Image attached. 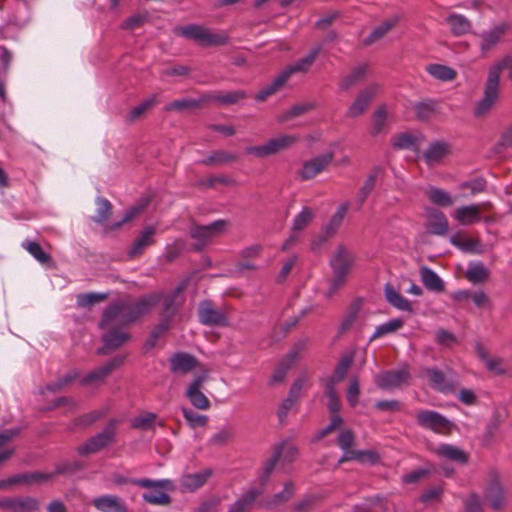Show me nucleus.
Instances as JSON below:
<instances>
[{"label":"nucleus","instance_id":"40","mask_svg":"<svg viewBox=\"0 0 512 512\" xmlns=\"http://www.w3.org/2000/svg\"><path fill=\"white\" fill-rule=\"evenodd\" d=\"M388 111L385 105L379 106L371 118V135L373 137L384 133L387 126Z\"/></svg>","mask_w":512,"mask_h":512},{"label":"nucleus","instance_id":"13","mask_svg":"<svg viewBox=\"0 0 512 512\" xmlns=\"http://www.w3.org/2000/svg\"><path fill=\"white\" fill-rule=\"evenodd\" d=\"M510 30V25L506 22L499 23L480 35V50L483 54L493 50L505 37Z\"/></svg>","mask_w":512,"mask_h":512},{"label":"nucleus","instance_id":"8","mask_svg":"<svg viewBox=\"0 0 512 512\" xmlns=\"http://www.w3.org/2000/svg\"><path fill=\"white\" fill-rule=\"evenodd\" d=\"M116 434L115 421H111L100 433L78 446L76 451L81 456L94 454L107 447L114 441Z\"/></svg>","mask_w":512,"mask_h":512},{"label":"nucleus","instance_id":"57","mask_svg":"<svg viewBox=\"0 0 512 512\" xmlns=\"http://www.w3.org/2000/svg\"><path fill=\"white\" fill-rule=\"evenodd\" d=\"M282 447H274L271 457L265 462L263 467V475L260 477V483L263 485L268 481L269 476L273 472L276 464L282 456Z\"/></svg>","mask_w":512,"mask_h":512},{"label":"nucleus","instance_id":"32","mask_svg":"<svg viewBox=\"0 0 512 512\" xmlns=\"http://www.w3.org/2000/svg\"><path fill=\"white\" fill-rule=\"evenodd\" d=\"M398 23L397 17L385 19L381 24L376 26L372 32L363 40L365 46H369L382 38H384Z\"/></svg>","mask_w":512,"mask_h":512},{"label":"nucleus","instance_id":"36","mask_svg":"<svg viewBox=\"0 0 512 512\" xmlns=\"http://www.w3.org/2000/svg\"><path fill=\"white\" fill-rule=\"evenodd\" d=\"M295 494V485L292 481H288L284 484L283 490L276 493L268 499L265 503V507L268 509H274L286 502H288Z\"/></svg>","mask_w":512,"mask_h":512},{"label":"nucleus","instance_id":"3","mask_svg":"<svg viewBox=\"0 0 512 512\" xmlns=\"http://www.w3.org/2000/svg\"><path fill=\"white\" fill-rule=\"evenodd\" d=\"M419 377L426 378L429 386L443 394L456 391L458 381L450 369L444 372L437 367H425L420 371Z\"/></svg>","mask_w":512,"mask_h":512},{"label":"nucleus","instance_id":"37","mask_svg":"<svg viewBox=\"0 0 512 512\" xmlns=\"http://www.w3.org/2000/svg\"><path fill=\"white\" fill-rule=\"evenodd\" d=\"M450 242L464 252L480 254L482 253L481 243L477 239L465 237L461 234L451 236Z\"/></svg>","mask_w":512,"mask_h":512},{"label":"nucleus","instance_id":"29","mask_svg":"<svg viewBox=\"0 0 512 512\" xmlns=\"http://www.w3.org/2000/svg\"><path fill=\"white\" fill-rule=\"evenodd\" d=\"M454 218L465 226L479 222L482 219L481 207L474 204L461 206L455 210Z\"/></svg>","mask_w":512,"mask_h":512},{"label":"nucleus","instance_id":"5","mask_svg":"<svg viewBox=\"0 0 512 512\" xmlns=\"http://www.w3.org/2000/svg\"><path fill=\"white\" fill-rule=\"evenodd\" d=\"M181 34L199 42L203 46H219L228 43V36L225 33H214L209 28L199 25H188L180 28Z\"/></svg>","mask_w":512,"mask_h":512},{"label":"nucleus","instance_id":"49","mask_svg":"<svg viewBox=\"0 0 512 512\" xmlns=\"http://www.w3.org/2000/svg\"><path fill=\"white\" fill-rule=\"evenodd\" d=\"M416 117L421 121H428L438 111L437 103L433 100L419 102L414 106Z\"/></svg>","mask_w":512,"mask_h":512},{"label":"nucleus","instance_id":"38","mask_svg":"<svg viewBox=\"0 0 512 512\" xmlns=\"http://www.w3.org/2000/svg\"><path fill=\"white\" fill-rule=\"evenodd\" d=\"M127 482H129L133 485L142 487V488L157 487V488H165V490H170V491L175 489V485H174L173 481H171L169 479L150 480V479L144 478V479H130V480L118 479V480H116V483H118V484L127 483Z\"/></svg>","mask_w":512,"mask_h":512},{"label":"nucleus","instance_id":"60","mask_svg":"<svg viewBox=\"0 0 512 512\" xmlns=\"http://www.w3.org/2000/svg\"><path fill=\"white\" fill-rule=\"evenodd\" d=\"M325 394L328 398V409L330 413H338L341 408V403L335 388V380L331 379L325 388Z\"/></svg>","mask_w":512,"mask_h":512},{"label":"nucleus","instance_id":"39","mask_svg":"<svg viewBox=\"0 0 512 512\" xmlns=\"http://www.w3.org/2000/svg\"><path fill=\"white\" fill-rule=\"evenodd\" d=\"M260 490L252 488L244 493L229 509L228 512H248L251 510Z\"/></svg>","mask_w":512,"mask_h":512},{"label":"nucleus","instance_id":"9","mask_svg":"<svg viewBox=\"0 0 512 512\" xmlns=\"http://www.w3.org/2000/svg\"><path fill=\"white\" fill-rule=\"evenodd\" d=\"M500 94V82L496 76L487 75L482 98L476 103L474 115L476 117L486 116L496 104Z\"/></svg>","mask_w":512,"mask_h":512},{"label":"nucleus","instance_id":"14","mask_svg":"<svg viewBox=\"0 0 512 512\" xmlns=\"http://www.w3.org/2000/svg\"><path fill=\"white\" fill-rule=\"evenodd\" d=\"M409 378L410 374L407 369L390 370L377 374L374 378V382L378 388L390 390L399 388L402 384L406 383Z\"/></svg>","mask_w":512,"mask_h":512},{"label":"nucleus","instance_id":"30","mask_svg":"<svg viewBox=\"0 0 512 512\" xmlns=\"http://www.w3.org/2000/svg\"><path fill=\"white\" fill-rule=\"evenodd\" d=\"M155 229L152 226L144 228L140 235L134 240L128 255L130 258L137 257L143 253V250L154 243L153 236Z\"/></svg>","mask_w":512,"mask_h":512},{"label":"nucleus","instance_id":"43","mask_svg":"<svg viewBox=\"0 0 512 512\" xmlns=\"http://www.w3.org/2000/svg\"><path fill=\"white\" fill-rule=\"evenodd\" d=\"M204 103L201 100V97L197 99H191V98H182L174 100L170 103H168L164 110L167 112L176 111V112H184L188 110H194L201 107V104Z\"/></svg>","mask_w":512,"mask_h":512},{"label":"nucleus","instance_id":"48","mask_svg":"<svg viewBox=\"0 0 512 512\" xmlns=\"http://www.w3.org/2000/svg\"><path fill=\"white\" fill-rule=\"evenodd\" d=\"M489 275V270L481 262L471 263L466 272V278L472 283H483Z\"/></svg>","mask_w":512,"mask_h":512},{"label":"nucleus","instance_id":"31","mask_svg":"<svg viewBox=\"0 0 512 512\" xmlns=\"http://www.w3.org/2000/svg\"><path fill=\"white\" fill-rule=\"evenodd\" d=\"M435 453L441 458L459 464H465L468 461V454L464 452L462 449L451 444H442L438 446L435 449Z\"/></svg>","mask_w":512,"mask_h":512},{"label":"nucleus","instance_id":"25","mask_svg":"<svg viewBox=\"0 0 512 512\" xmlns=\"http://www.w3.org/2000/svg\"><path fill=\"white\" fill-rule=\"evenodd\" d=\"M182 291L183 287L179 286L164 296L163 312L161 316L162 319H167L169 322H171V319L174 317L177 310L183 303V299L181 297Z\"/></svg>","mask_w":512,"mask_h":512},{"label":"nucleus","instance_id":"54","mask_svg":"<svg viewBox=\"0 0 512 512\" xmlns=\"http://www.w3.org/2000/svg\"><path fill=\"white\" fill-rule=\"evenodd\" d=\"M96 204L98 206L97 208V215L92 218L93 222L98 224H103L106 221L109 220V218L112 215V204L109 200L105 198H97Z\"/></svg>","mask_w":512,"mask_h":512},{"label":"nucleus","instance_id":"4","mask_svg":"<svg viewBox=\"0 0 512 512\" xmlns=\"http://www.w3.org/2000/svg\"><path fill=\"white\" fill-rule=\"evenodd\" d=\"M299 137L296 135H279L269 139L265 144L260 146H251L246 149L247 154L254 155L259 158L275 155L281 151L287 150L292 147Z\"/></svg>","mask_w":512,"mask_h":512},{"label":"nucleus","instance_id":"15","mask_svg":"<svg viewBox=\"0 0 512 512\" xmlns=\"http://www.w3.org/2000/svg\"><path fill=\"white\" fill-rule=\"evenodd\" d=\"M334 158L333 153L328 152L303 163L302 169L298 172L301 180H309L324 171Z\"/></svg>","mask_w":512,"mask_h":512},{"label":"nucleus","instance_id":"10","mask_svg":"<svg viewBox=\"0 0 512 512\" xmlns=\"http://www.w3.org/2000/svg\"><path fill=\"white\" fill-rule=\"evenodd\" d=\"M500 94V82L496 76L487 75L482 98L476 103L474 115L476 117L486 116L496 104Z\"/></svg>","mask_w":512,"mask_h":512},{"label":"nucleus","instance_id":"21","mask_svg":"<svg viewBox=\"0 0 512 512\" xmlns=\"http://www.w3.org/2000/svg\"><path fill=\"white\" fill-rule=\"evenodd\" d=\"M124 362L123 356H117L109 360L106 364L89 372L81 381L82 385H89L94 382H104L105 378Z\"/></svg>","mask_w":512,"mask_h":512},{"label":"nucleus","instance_id":"26","mask_svg":"<svg viewBox=\"0 0 512 512\" xmlns=\"http://www.w3.org/2000/svg\"><path fill=\"white\" fill-rule=\"evenodd\" d=\"M169 362L171 372L181 374L192 371L198 365V361L193 355L184 352L174 354Z\"/></svg>","mask_w":512,"mask_h":512},{"label":"nucleus","instance_id":"53","mask_svg":"<svg viewBox=\"0 0 512 512\" xmlns=\"http://www.w3.org/2000/svg\"><path fill=\"white\" fill-rule=\"evenodd\" d=\"M315 213L310 207H304L293 220L292 231L294 233L304 230L314 218Z\"/></svg>","mask_w":512,"mask_h":512},{"label":"nucleus","instance_id":"35","mask_svg":"<svg viewBox=\"0 0 512 512\" xmlns=\"http://www.w3.org/2000/svg\"><path fill=\"white\" fill-rule=\"evenodd\" d=\"M419 272L421 281L428 290L434 292L444 291V282L432 269L423 266Z\"/></svg>","mask_w":512,"mask_h":512},{"label":"nucleus","instance_id":"50","mask_svg":"<svg viewBox=\"0 0 512 512\" xmlns=\"http://www.w3.org/2000/svg\"><path fill=\"white\" fill-rule=\"evenodd\" d=\"M315 107L316 105L313 102L297 103L280 115L278 120L279 122L289 121L313 110Z\"/></svg>","mask_w":512,"mask_h":512},{"label":"nucleus","instance_id":"17","mask_svg":"<svg viewBox=\"0 0 512 512\" xmlns=\"http://www.w3.org/2000/svg\"><path fill=\"white\" fill-rule=\"evenodd\" d=\"M354 261V255L344 246H339L330 259V266L334 274H340L348 277Z\"/></svg>","mask_w":512,"mask_h":512},{"label":"nucleus","instance_id":"52","mask_svg":"<svg viewBox=\"0 0 512 512\" xmlns=\"http://www.w3.org/2000/svg\"><path fill=\"white\" fill-rule=\"evenodd\" d=\"M378 171H379L378 169H375L374 171H372L367 176V178H366L364 184L362 185V187L359 189V191L357 193V201H358V204H359V208L362 207V205L366 201V199L369 196V194L373 191V189L375 187V184H376V181H377Z\"/></svg>","mask_w":512,"mask_h":512},{"label":"nucleus","instance_id":"28","mask_svg":"<svg viewBox=\"0 0 512 512\" xmlns=\"http://www.w3.org/2000/svg\"><path fill=\"white\" fill-rule=\"evenodd\" d=\"M450 153V145L443 141L433 142L423 154L428 165L440 163Z\"/></svg>","mask_w":512,"mask_h":512},{"label":"nucleus","instance_id":"27","mask_svg":"<svg viewBox=\"0 0 512 512\" xmlns=\"http://www.w3.org/2000/svg\"><path fill=\"white\" fill-rule=\"evenodd\" d=\"M304 348V344L300 343L294 347L292 351L289 352L287 358L280 363V365L276 368L273 375L270 378L269 383L271 385L280 383L284 380L287 371L293 365V363L297 360L300 351Z\"/></svg>","mask_w":512,"mask_h":512},{"label":"nucleus","instance_id":"20","mask_svg":"<svg viewBox=\"0 0 512 512\" xmlns=\"http://www.w3.org/2000/svg\"><path fill=\"white\" fill-rule=\"evenodd\" d=\"M213 472L206 468L196 473L185 474L180 479V490L182 492H195L205 485Z\"/></svg>","mask_w":512,"mask_h":512},{"label":"nucleus","instance_id":"22","mask_svg":"<svg viewBox=\"0 0 512 512\" xmlns=\"http://www.w3.org/2000/svg\"><path fill=\"white\" fill-rule=\"evenodd\" d=\"M427 212L426 229L429 233L439 236L447 234L449 224L443 212L435 208H429Z\"/></svg>","mask_w":512,"mask_h":512},{"label":"nucleus","instance_id":"61","mask_svg":"<svg viewBox=\"0 0 512 512\" xmlns=\"http://www.w3.org/2000/svg\"><path fill=\"white\" fill-rule=\"evenodd\" d=\"M418 143L416 136L409 133H401L393 137L392 145L395 149H415Z\"/></svg>","mask_w":512,"mask_h":512},{"label":"nucleus","instance_id":"44","mask_svg":"<svg viewBox=\"0 0 512 512\" xmlns=\"http://www.w3.org/2000/svg\"><path fill=\"white\" fill-rule=\"evenodd\" d=\"M157 95L153 94L138 106L134 107L126 116L125 121L129 124L141 118L147 111L152 109L157 104Z\"/></svg>","mask_w":512,"mask_h":512},{"label":"nucleus","instance_id":"23","mask_svg":"<svg viewBox=\"0 0 512 512\" xmlns=\"http://www.w3.org/2000/svg\"><path fill=\"white\" fill-rule=\"evenodd\" d=\"M321 49H322V47L320 45L313 47L308 55L299 59L294 64L288 66L281 73L285 76V78L287 80L293 74L306 73L310 69V67L313 65V63L315 62L317 56L321 52Z\"/></svg>","mask_w":512,"mask_h":512},{"label":"nucleus","instance_id":"55","mask_svg":"<svg viewBox=\"0 0 512 512\" xmlns=\"http://www.w3.org/2000/svg\"><path fill=\"white\" fill-rule=\"evenodd\" d=\"M234 155L227 151L219 150L213 151L207 158L203 159L201 163L206 166L223 165L234 161Z\"/></svg>","mask_w":512,"mask_h":512},{"label":"nucleus","instance_id":"34","mask_svg":"<svg viewBox=\"0 0 512 512\" xmlns=\"http://www.w3.org/2000/svg\"><path fill=\"white\" fill-rule=\"evenodd\" d=\"M450 31L455 36H461L470 32L472 24L468 18L461 14L453 13L446 18Z\"/></svg>","mask_w":512,"mask_h":512},{"label":"nucleus","instance_id":"64","mask_svg":"<svg viewBox=\"0 0 512 512\" xmlns=\"http://www.w3.org/2000/svg\"><path fill=\"white\" fill-rule=\"evenodd\" d=\"M39 507V501L33 497H15V512H33Z\"/></svg>","mask_w":512,"mask_h":512},{"label":"nucleus","instance_id":"16","mask_svg":"<svg viewBox=\"0 0 512 512\" xmlns=\"http://www.w3.org/2000/svg\"><path fill=\"white\" fill-rule=\"evenodd\" d=\"M369 73L368 63H360L354 66L344 74L338 82V88L342 92H347L363 82Z\"/></svg>","mask_w":512,"mask_h":512},{"label":"nucleus","instance_id":"2","mask_svg":"<svg viewBox=\"0 0 512 512\" xmlns=\"http://www.w3.org/2000/svg\"><path fill=\"white\" fill-rule=\"evenodd\" d=\"M229 225V221L225 219L216 220L209 225L192 224L189 229V235L197 241L194 249L197 251L203 250L213 238L224 234Z\"/></svg>","mask_w":512,"mask_h":512},{"label":"nucleus","instance_id":"19","mask_svg":"<svg viewBox=\"0 0 512 512\" xmlns=\"http://www.w3.org/2000/svg\"><path fill=\"white\" fill-rule=\"evenodd\" d=\"M91 503L100 512H127L125 501L117 495H101L93 498Z\"/></svg>","mask_w":512,"mask_h":512},{"label":"nucleus","instance_id":"7","mask_svg":"<svg viewBox=\"0 0 512 512\" xmlns=\"http://www.w3.org/2000/svg\"><path fill=\"white\" fill-rule=\"evenodd\" d=\"M380 90L378 83H370L360 89L346 111V116L355 119L363 115Z\"/></svg>","mask_w":512,"mask_h":512},{"label":"nucleus","instance_id":"42","mask_svg":"<svg viewBox=\"0 0 512 512\" xmlns=\"http://www.w3.org/2000/svg\"><path fill=\"white\" fill-rule=\"evenodd\" d=\"M362 304L363 302L361 299H356L349 305L346 315L339 325V333L342 334L346 332L355 323L361 310Z\"/></svg>","mask_w":512,"mask_h":512},{"label":"nucleus","instance_id":"47","mask_svg":"<svg viewBox=\"0 0 512 512\" xmlns=\"http://www.w3.org/2000/svg\"><path fill=\"white\" fill-rule=\"evenodd\" d=\"M503 422H504L503 414L499 411H495L492 414L489 422L487 423L485 432L483 434V441L486 444H489L494 440V438H495L496 434L498 433L500 426Z\"/></svg>","mask_w":512,"mask_h":512},{"label":"nucleus","instance_id":"24","mask_svg":"<svg viewBox=\"0 0 512 512\" xmlns=\"http://www.w3.org/2000/svg\"><path fill=\"white\" fill-rule=\"evenodd\" d=\"M245 98H247V94L244 90L208 93L201 96V100L205 103L216 102L224 106L236 104Z\"/></svg>","mask_w":512,"mask_h":512},{"label":"nucleus","instance_id":"46","mask_svg":"<svg viewBox=\"0 0 512 512\" xmlns=\"http://www.w3.org/2000/svg\"><path fill=\"white\" fill-rule=\"evenodd\" d=\"M149 201L148 200H143L139 203H137L136 205L132 206L131 208H129L121 221H118V222H115L113 224H111L110 226H108L106 228V231H112V230H119L121 229V227L130 222L131 220H133L137 215H139L148 205Z\"/></svg>","mask_w":512,"mask_h":512},{"label":"nucleus","instance_id":"41","mask_svg":"<svg viewBox=\"0 0 512 512\" xmlns=\"http://www.w3.org/2000/svg\"><path fill=\"white\" fill-rule=\"evenodd\" d=\"M426 196L428 197L431 203L437 206L449 207L454 203V200L450 193L434 186H431L427 189Z\"/></svg>","mask_w":512,"mask_h":512},{"label":"nucleus","instance_id":"51","mask_svg":"<svg viewBox=\"0 0 512 512\" xmlns=\"http://www.w3.org/2000/svg\"><path fill=\"white\" fill-rule=\"evenodd\" d=\"M427 72L434 78L441 81H452L457 76L454 69L440 64H431L427 66Z\"/></svg>","mask_w":512,"mask_h":512},{"label":"nucleus","instance_id":"58","mask_svg":"<svg viewBox=\"0 0 512 512\" xmlns=\"http://www.w3.org/2000/svg\"><path fill=\"white\" fill-rule=\"evenodd\" d=\"M23 247L41 264H49L51 256L43 251L39 243L35 241H25Z\"/></svg>","mask_w":512,"mask_h":512},{"label":"nucleus","instance_id":"6","mask_svg":"<svg viewBox=\"0 0 512 512\" xmlns=\"http://www.w3.org/2000/svg\"><path fill=\"white\" fill-rule=\"evenodd\" d=\"M484 497L494 511H500L506 504L504 489L495 469H490L487 473Z\"/></svg>","mask_w":512,"mask_h":512},{"label":"nucleus","instance_id":"62","mask_svg":"<svg viewBox=\"0 0 512 512\" xmlns=\"http://www.w3.org/2000/svg\"><path fill=\"white\" fill-rule=\"evenodd\" d=\"M108 294L107 293H84L79 294L77 296V305L79 307L85 308V307H91L96 303L103 302L107 299Z\"/></svg>","mask_w":512,"mask_h":512},{"label":"nucleus","instance_id":"45","mask_svg":"<svg viewBox=\"0 0 512 512\" xmlns=\"http://www.w3.org/2000/svg\"><path fill=\"white\" fill-rule=\"evenodd\" d=\"M287 82L285 76L280 73L270 84L263 87L256 95L255 100L258 102L265 101L268 97L274 95L279 91Z\"/></svg>","mask_w":512,"mask_h":512},{"label":"nucleus","instance_id":"59","mask_svg":"<svg viewBox=\"0 0 512 512\" xmlns=\"http://www.w3.org/2000/svg\"><path fill=\"white\" fill-rule=\"evenodd\" d=\"M403 324H404V322L401 319L396 318V319H392L386 323L379 325L376 328L373 335L371 336L370 341H373V340H375L379 337H382L386 334L393 333V332L397 331L398 329H400L403 326Z\"/></svg>","mask_w":512,"mask_h":512},{"label":"nucleus","instance_id":"11","mask_svg":"<svg viewBox=\"0 0 512 512\" xmlns=\"http://www.w3.org/2000/svg\"><path fill=\"white\" fill-rule=\"evenodd\" d=\"M417 424L435 433L446 434L452 428V422L442 414L433 410H419L415 414Z\"/></svg>","mask_w":512,"mask_h":512},{"label":"nucleus","instance_id":"18","mask_svg":"<svg viewBox=\"0 0 512 512\" xmlns=\"http://www.w3.org/2000/svg\"><path fill=\"white\" fill-rule=\"evenodd\" d=\"M206 378V375L196 377L186 390V396L191 404L200 410H208L211 405L209 399L201 391Z\"/></svg>","mask_w":512,"mask_h":512},{"label":"nucleus","instance_id":"63","mask_svg":"<svg viewBox=\"0 0 512 512\" xmlns=\"http://www.w3.org/2000/svg\"><path fill=\"white\" fill-rule=\"evenodd\" d=\"M170 328V322L167 319H161L160 323L155 326L151 331L147 341L145 342L146 349L155 347L158 339Z\"/></svg>","mask_w":512,"mask_h":512},{"label":"nucleus","instance_id":"12","mask_svg":"<svg viewBox=\"0 0 512 512\" xmlns=\"http://www.w3.org/2000/svg\"><path fill=\"white\" fill-rule=\"evenodd\" d=\"M200 323L208 326H227L228 318L225 312L215 307L210 300L202 301L198 308Z\"/></svg>","mask_w":512,"mask_h":512},{"label":"nucleus","instance_id":"56","mask_svg":"<svg viewBox=\"0 0 512 512\" xmlns=\"http://www.w3.org/2000/svg\"><path fill=\"white\" fill-rule=\"evenodd\" d=\"M505 68L508 69V78L512 81V55L506 56L492 64L489 67L488 74L496 76V80L500 82L501 73Z\"/></svg>","mask_w":512,"mask_h":512},{"label":"nucleus","instance_id":"1","mask_svg":"<svg viewBox=\"0 0 512 512\" xmlns=\"http://www.w3.org/2000/svg\"><path fill=\"white\" fill-rule=\"evenodd\" d=\"M160 299L158 294H148L134 302L127 298L111 303L99 322L100 329L105 333L101 337L103 346L97 350V354L107 355L127 342L130 335L125 327L148 314Z\"/></svg>","mask_w":512,"mask_h":512},{"label":"nucleus","instance_id":"33","mask_svg":"<svg viewBox=\"0 0 512 512\" xmlns=\"http://www.w3.org/2000/svg\"><path fill=\"white\" fill-rule=\"evenodd\" d=\"M384 294L387 302L393 307L401 311L412 312V306L410 302L398 293L392 284L387 283L384 287Z\"/></svg>","mask_w":512,"mask_h":512}]
</instances>
